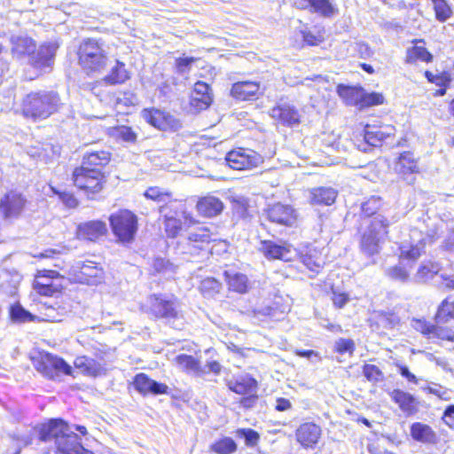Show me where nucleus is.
Instances as JSON below:
<instances>
[{"label":"nucleus","mask_w":454,"mask_h":454,"mask_svg":"<svg viewBox=\"0 0 454 454\" xmlns=\"http://www.w3.org/2000/svg\"><path fill=\"white\" fill-rule=\"evenodd\" d=\"M442 323L432 324L425 318L413 319L414 329L429 340L454 342V330L451 327L442 325Z\"/></svg>","instance_id":"nucleus-15"},{"label":"nucleus","mask_w":454,"mask_h":454,"mask_svg":"<svg viewBox=\"0 0 454 454\" xmlns=\"http://www.w3.org/2000/svg\"><path fill=\"white\" fill-rule=\"evenodd\" d=\"M33 288L35 292L42 296L51 297L56 294H59L62 291L60 285H55L52 283L45 284L40 281V279H34Z\"/></svg>","instance_id":"nucleus-55"},{"label":"nucleus","mask_w":454,"mask_h":454,"mask_svg":"<svg viewBox=\"0 0 454 454\" xmlns=\"http://www.w3.org/2000/svg\"><path fill=\"white\" fill-rule=\"evenodd\" d=\"M34 369L43 378L56 380L62 375L73 376V367L61 356L44 349H35L28 356Z\"/></svg>","instance_id":"nucleus-6"},{"label":"nucleus","mask_w":454,"mask_h":454,"mask_svg":"<svg viewBox=\"0 0 454 454\" xmlns=\"http://www.w3.org/2000/svg\"><path fill=\"white\" fill-rule=\"evenodd\" d=\"M144 197L146 200L161 204L159 207V212L160 214H163L168 208L170 209L174 204L178 202V200L173 197L172 192L160 186L148 187L144 192Z\"/></svg>","instance_id":"nucleus-33"},{"label":"nucleus","mask_w":454,"mask_h":454,"mask_svg":"<svg viewBox=\"0 0 454 454\" xmlns=\"http://www.w3.org/2000/svg\"><path fill=\"white\" fill-rule=\"evenodd\" d=\"M360 225V250L369 256L378 254L381 245L388 239L391 222L385 215H378L370 221L361 223Z\"/></svg>","instance_id":"nucleus-5"},{"label":"nucleus","mask_w":454,"mask_h":454,"mask_svg":"<svg viewBox=\"0 0 454 454\" xmlns=\"http://www.w3.org/2000/svg\"><path fill=\"white\" fill-rule=\"evenodd\" d=\"M50 189L52 194L56 195L67 207L75 208L78 207L79 200L73 192L62 191L51 185H50Z\"/></svg>","instance_id":"nucleus-54"},{"label":"nucleus","mask_w":454,"mask_h":454,"mask_svg":"<svg viewBox=\"0 0 454 454\" xmlns=\"http://www.w3.org/2000/svg\"><path fill=\"white\" fill-rule=\"evenodd\" d=\"M261 251L268 260H279L284 262H291L292 246L287 242L278 244L270 239L261 241Z\"/></svg>","instance_id":"nucleus-30"},{"label":"nucleus","mask_w":454,"mask_h":454,"mask_svg":"<svg viewBox=\"0 0 454 454\" xmlns=\"http://www.w3.org/2000/svg\"><path fill=\"white\" fill-rule=\"evenodd\" d=\"M134 388L142 395H164L168 391V387L162 382L151 379L146 373L139 372L133 377Z\"/></svg>","instance_id":"nucleus-27"},{"label":"nucleus","mask_w":454,"mask_h":454,"mask_svg":"<svg viewBox=\"0 0 454 454\" xmlns=\"http://www.w3.org/2000/svg\"><path fill=\"white\" fill-rule=\"evenodd\" d=\"M426 240L419 239L415 244H401L398 247V259L401 261L416 262L422 254H425Z\"/></svg>","instance_id":"nucleus-43"},{"label":"nucleus","mask_w":454,"mask_h":454,"mask_svg":"<svg viewBox=\"0 0 454 454\" xmlns=\"http://www.w3.org/2000/svg\"><path fill=\"white\" fill-rule=\"evenodd\" d=\"M69 430L68 425L60 419H51L38 429V439L42 442L54 441L55 444Z\"/></svg>","instance_id":"nucleus-28"},{"label":"nucleus","mask_w":454,"mask_h":454,"mask_svg":"<svg viewBox=\"0 0 454 454\" xmlns=\"http://www.w3.org/2000/svg\"><path fill=\"white\" fill-rule=\"evenodd\" d=\"M434 18L439 22H445L453 16V10L447 0H431Z\"/></svg>","instance_id":"nucleus-50"},{"label":"nucleus","mask_w":454,"mask_h":454,"mask_svg":"<svg viewBox=\"0 0 454 454\" xmlns=\"http://www.w3.org/2000/svg\"><path fill=\"white\" fill-rule=\"evenodd\" d=\"M337 198V192L331 187H315L309 191V204L317 206H331Z\"/></svg>","instance_id":"nucleus-40"},{"label":"nucleus","mask_w":454,"mask_h":454,"mask_svg":"<svg viewBox=\"0 0 454 454\" xmlns=\"http://www.w3.org/2000/svg\"><path fill=\"white\" fill-rule=\"evenodd\" d=\"M265 86L257 80H241L231 84L230 95L238 101H257L264 96Z\"/></svg>","instance_id":"nucleus-14"},{"label":"nucleus","mask_w":454,"mask_h":454,"mask_svg":"<svg viewBox=\"0 0 454 454\" xmlns=\"http://www.w3.org/2000/svg\"><path fill=\"white\" fill-rule=\"evenodd\" d=\"M198 59V58L192 56H181L176 58L174 62V68L176 73L182 74L190 72L192 65Z\"/></svg>","instance_id":"nucleus-59"},{"label":"nucleus","mask_w":454,"mask_h":454,"mask_svg":"<svg viewBox=\"0 0 454 454\" xmlns=\"http://www.w3.org/2000/svg\"><path fill=\"white\" fill-rule=\"evenodd\" d=\"M322 437L321 427L313 421H305L295 430V439L305 449H314Z\"/></svg>","instance_id":"nucleus-23"},{"label":"nucleus","mask_w":454,"mask_h":454,"mask_svg":"<svg viewBox=\"0 0 454 454\" xmlns=\"http://www.w3.org/2000/svg\"><path fill=\"white\" fill-rule=\"evenodd\" d=\"M74 366L83 376L97 378L106 374V369L100 362L88 356H78L74 360Z\"/></svg>","instance_id":"nucleus-35"},{"label":"nucleus","mask_w":454,"mask_h":454,"mask_svg":"<svg viewBox=\"0 0 454 454\" xmlns=\"http://www.w3.org/2000/svg\"><path fill=\"white\" fill-rule=\"evenodd\" d=\"M195 208L200 216L213 218L222 214L224 204L219 198L207 194L198 198Z\"/></svg>","instance_id":"nucleus-32"},{"label":"nucleus","mask_w":454,"mask_h":454,"mask_svg":"<svg viewBox=\"0 0 454 454\" xmlns=\"http://www.w3.org/2000/svg\"><path fill=\"white\" fill-rule=\"evenodd\" d=\"M61 106L60 97L56 91H30L21 98L20 113L26 120L38 122L58 113Z\"/></svg>","instance_id":"nucleus-3"},{"label":"nucleus","mask_w":454,"mask_h":454,"mask_svg":"<svg viewBox=\"0 0 454 454\" xmlns=\"http://www.w3.org/2000/svg\"><path fill=\"white\" fill-rule=\"evenodd\" d=\"M442 266L440 262L432 260L422 262L415 274L416 280L419 283H427L434 279L441 271Z\"/></svg>","instance_id":"nucleus-44"},{"label":"nucleus","mask_w":454,"mask_h":454,"mask_svg":"<svg viewBox=\"0 0 454 454\" xmlns=\"http://www.w3.org/2000/svg\"><path fill=\"white\" fill-rule=\"evenodd\" d=\"M389 395L391 400L405 416H413L419 411V401L413 395L404 390L395 388L389 393Z\"/></svg>","instance_id":"nucleus-29"},{"label":"nucleus","mask_w":454,"mask_h":454,"mask_svg":"<svg viewBox=\"0 0 454 454\" xmlns=\"http://www.w3.org/2000/svg\"><path fill=\"white\" fill-rule=\"evenodd\" d=\"M73 276L81 284L98 285L104 280L105 271L100 263L88 260L74 270Z\"/></svg>","instance_id":"nucleus-20"},{"label":"nucleus","mask_w":454,"mask_h":454,"mask_svg":"<svg viewBox=\"0 0 454 454\" xmlns=\"http://www.w3.org/2000/svg\"><path fill=\"white\" fill-rule=\"evenodd\" d=\"M59 44L53 42L43 43L29 57V64L35 69L51 67Z\"/></svg>","instance_id":"nucleus-26"},{"label":"nucleus","mask_w":454,"mask_h":454,"mask_svg":"<svg viewBox=\"0 0 454 454\" xmlns=\"http://www.w3.org/2000/svg\"><path fill=\"white\" fill-rule=\"evenodd\" d=\"M173 361L175 364L185 373L192 372L198 376H203L206 373L200 360L192 355L179 354Z\"/></svg>","instance_id":"nucleus-41"},{"label":"nucleus","mask_w":454,"mask_h":454,"mask_svg":"<svg viewBox=\"0 0 454 454\" xmlns=\"http://www.w3.org/2000/svg\"><path fill=\"white\" fill-rule=\"evenodd\" d=\"M424 76L427 82L434 84L438 87L433 93L434 98L442 97L447 93V90L450 88L452 82L451 73L448 70H443L439 74H434L430 70L424 72Z\"/></svg>","instance_id":"nucleus-37"},{"label":"nucleus","mask_w":454,"mask_h":454,"mask_svg":"<svg viewBox=\"0 0 454 454\" xmlns=\"http://www.w3.org/2000/svg\"><path fill=\"white\" fill-rule=\"evenodd\" d=\"M410 434L414 441L425 444H435L438 440L435 431L429 425L422 422L412 423Z\"/></svg>","instance_id":"nucleus-38"},{"label":"nucleus","mask_w":454,"mask_h":454,"mask_svg":"<svg viewBox=\"0 0 454 454\" xmlns=\"http://www.w3.org/2000/svg\"><path fill=\"white\" fill-rule=\"evenodd\" d=\"M222 288V283L213 277H206L202 278L198 286L201 295L207 299L215 297L220 294Z\"/></svg>","instance_id":"nucleus-46"},{"label":"nucleus","mask_w":454,"mask_h":454,"mask_svg":"<svg viewBox=\"0 0 454 454\" xmlns=\"http://www.w3.org/2000/svg\"><path fill=\"white\" fill-rule=\"evenodd\" d=\"M394 171L398 180L414 184L416 176L421 173L419 158L411 151L402 152L394 161Z\"/></svg>","instance_id":"nucleus-11"},{"label":"nucleus","mask_w":454,"mask_h":454,"mask_svg":"<svg viewBox=\"0 0 454 454\" xmlns=\"http://www.w3.org/2000/svg\"><path fill=\"white\" fill-rule=\"evenodd\" d=\"M434 318L437 323H447L454 319V299H443L437 307Z\"/></svg>","instance_id":"nucleus-49"},{"label":"nucleus","mask_w":454,"mask_h":454,"mask_svg":"<svg viewBox=\"0 0 454 454\" xmlns=\"http://www.w3.org/2000/svg\"><path fill=\"white\" fill-rule=\"evenodd\" d=\"M9 317L15 323L30 322L35 319V316L26 310L20 303L11 305Z\"/></svg>","instance_id":"nucleus-51"},{"label":"nucleus","mask_w":454,"mask_h":454,"mask_svg":"<svg viewBox=\"0 0 454 454\" xmlns=\"http://www.w3.org/2000/svg\"><path fill=\"white\" fill-rule=\"evenodd\" d=\"M87 450L82 446L79 435L70 429L55 444L56 454H85Z\"/></svg>","instance_id":"nucleus-34"},{"label":"nucleus","mask_w":454,"mask_h":454,"mask_svg":"<svg viewBox=\"0 0 454 454\" xmlns=\"http://www.w3.org/2000/svg\"><path fill=\"white\" fill-rule=\"evenodd\" d=\"M395 133V127L390 123H370L364 126V139L369 145L378 147L387 141H392Z\"/></svg>","instance_id":"nucleus-18"},{"label":"nucleus","mask_w":454,"mask_h":454,"mask_svg":"<svg viewBox=\"0 0 454 454\" xmlns=\"http://www.w3.org/2000/svg\"><path fill=\"white\" fill-rule=\"evenodd\" d=\"M27 199L16 190L7 191L0 198V214L4 219H16L26 208Z\"/></svg>","instance_id":"nucleus-17"},{"label":"nucleus","mask_w":454,"mask_h":454,"mask_svg":"<svg viewBox=\"0 0 454 454\" xmlns=\"http://www.w3.org/2000/svg\"><path fill=\"white\" fill-rule=\"evenodd\" d=\"M111 159L112 154L108 151L87 152L82 156V163L73 168L72 183L87 199L96 200L105 190L107 174L104 168Z\"/></svg>","instance_id":"nucleus-1"},{"label":"nucleus","mask_w":454,"mask_h":454,"mask_svg":"<svg viewBox=\"0 0 454 454\" xmlns=\"http://www.w3.org/2000/svg\"><path fill=\"white\" fill-rule=\"evenodd\" d=\"M10 43L12 53L17 57L30 56L36 49V42L27 35H12Z\"/></svg>","instance_id":"nucleus-39"},{"label":"nucleus","mask_w":454,"mask_h":454,"mask_svg":"<svg viewBox=\"0 0 454 454\" xmlns=\"http://www.w3.org/2000/svg\"><path fill=\"white\" fill-rule=\"evenodd\" d=\"M362 372L366 380L372 384L380 383L385 379L384 372L379 366L372 364H364Z\"/></svg>","instance_id":"nucleus-52"},{"label":"nucleus","mask_w":454,"mask_h":454,"mask_svg":"<svg viewBox=\"0 0 454 454\" xmlns=\"http://www.w3.org/2000/svg\"><path fill=\"white\" fill-rule=\"evenodd\" d=\"M333 351L338 355L348 353L349 356H353L356 351V343L352 339L340 338L334 344Z\"/></svg>","instance_id":"nucleus-57"},{"label":"nucleus","mask_w":454,"mask_h":454,"mask_svg":"<svg viewBox=\"0 0 454 454\" xmlns=\"http://www.w3.org/2000/svg\"><path fill=\"white\" fill-rule=\"evenodd\" d=\"M43 278H50V279H56V278H62V276L60 275V273L59 272L58 270H47V269L37 270L35 273V278L41 279Z\"/></svg>","instance_id":"nucleus-63"},{"label":"nucleus","mask_w":454,"mask_h":454,"mask_svg":"<svg viewBox=\"0 0 454 454\" xmlns=\"http://www.w3.org/2000/svg\"><path fill=\"white\" fill-rule=\"evenodd\" d=\"M213 103V92L210 85L203 81L193 84L189 98L190 107L194 112L207 109Z\"/></svg>","instance_id":"nucleus-21"},{"label":"nucleus","mask_w":454,"mask_h":454,"mask_svg":"<svg viewBox=\"0 0 454 454\" xmlns=\"http://www.w3.org/2000/svg\"><path fill=\"white\" fill-rule=\"evenodd\" d=\"M225 161L232 169L251 170L261 166L263 158L252 149L238 147L227 153Z\"/></svg>","instance_id":"nucleus-12"},{"label":"nucleus","mask_w":454,"mask_h":454,"mask_svg":"<svg viewBox=\"0 0 454 454\" xmlns=\"http://www.w3.org/2000/svg\"><path fill=\"white\" fill-rule=\"evenodd\" d=\"M174 213L175 215H173L165 214V212L162 214L164 231L168 239H176L183 230L182 220L177 217L176 211Z\"/></svg>","instance_id":"nucleus-48"},{"label":"nucleus","mask_w":454,"mask_h":454,"mask_svg":"<svg viewBox=\"0 0 454 454\" xmlns=\"http://www.w3.org/2000/svg\"><path fill=\"white\" fill-rule=\"evenodd\" d=\"M235 434L237 436L244 438L245 443L248 447L256 446L260 441L259 433L253 428H238Z\"/></svg>","instance_id":"nucleus-56"},{"label":"nucleus","mask_w":454,"mask_h":454,"mask_svg":"<svg viewBox=\"0 0 454 454\" xmlns=\"http://www.w3.org/2000/svg\"><path fill=\"white\" fill-rule=\"evenodd\" d=\"M60 251L53 248L45 249L43 252L36 253L32 254V257L36 259L37 261H43L44 259H54L56 262H54V267L58 269H61L63 267V261L59 260Z\"/></svg>","instance_id":"nucleus-60"},{"label":"nucleus","mask_w":454,"mask_h":454,"mask_svg":"<svg viewBox=\"0 0 454 454\" xmlns=\"http://www.w3.org/2000/svg\"><path fill=\"white\" fill-rule=\"evenodd\" d=\"M336 93L346 106H355L360 110L381 106L386 102L383 93L367 92L361 85L339 83L336 86Z\"/></svg>","instance_id":"nucleus-7"},{"label":"nucleus","mask_w":454,"mask_h":454,"mask_svg":"<svg viewBox=\"0 0 454 454\" xmlns=\"http://www.w3.org/2000/svg\"><path fill=\"white\" fill-rule=\"evenodd\" d=\"M109 224L116 241L128 245L135 240L138 230V218L129 209H119L110 215Z\"/></svg>","instance_id":"nucleus-8"},{"label":"nucleus","mask_w":454,"mask_h":454,"mask_svg":"<svg viewBox=\"0 0 454 454\" xmlns=\"http://www.w3.org/2000/svg\"><path fill=\"white\" fill-rule=\"evenodd\" d=\"M387 275L393 280L405 282L410 278V272L406 267L402 265H395L389 267Z\"/></svg>","instance_id":"nucleus-61"},{"label":"nucleus","mask_w":454,"mask_h":454,"mask_svg":"<svg viewBox=\"0 0 454 454\" xmlns=\"http://www.w3.org/2000/svg\"><path fill=\"white\" fill-rule=\"evenodd\" d=\"M145 121L162 131H176L180 127V121L168 112L155 107L144 108L141 112Z\"/></svg>","instance_id":"nucleus-16"},{"label":"nucleus","mask_w":454,"mask_h":454,"mask_svg":"<svg viewBox=\"0 0 454 454\" xmlns=\"http://www.w3.org/2000/svg\"><path fill=\"white\" fill-rule=\"evenodd\" d=\"M105 40L99 37H85L76 46L77 64L89 77L102 74L107 67L109 57Z\"/></svg>","instance_id":"nucleus-2"},{"label":"nucleus","mask_w":454,"mask_h":454,"mask_svg":"<svg viewBox=\"0 0 454 454\" xmlns=\"http://www.w3.org/2000/svg\"><path fill=\"white\" fill-rule=\"evenodd\" d=\"M382 200L379 197L372 196L361 206L360 223L376 218L381 215L380 212L382 209Z\"/></svg>","instance_id":"nucleus-45"},{"label":"nucleus","mask_w":454,"mask_h":454,"mask_svg":"<svg viewBox=\"0 0 454 454\" xmlns=\"http://www.w3.org/2000/svg\"><path fill=\"white\" fill-rule=\"evenodd\" d=\"M146 313L153 320H176L181 317L180 304L176 298H168L161 294H153L148 296Z\"/></svg>","instance_id":"nucleus-10"},{"label":"nucleus","mask_w":454,"mask_h":454,"mask_svg":"<svg viewBox=\"0 0 454 454\" xmlns=\"http://www.w3.org/2000/svg\"><path fill=\"white\" fill-rule=\"evenodd\" d=\"M227 388L239 395V406L245 409H253L259 401V382L250 374L239 375L226 381Z\"/></svg>","instance_id":"nucleus-9"},{"label":"nucleus","mask_w":454,"mask_h":454,"mask_svg":"<svg viewBox=\"0 0 454 454\" xmlns=\"http://www.w3.org/2000/svg\"><path fill=\"white\" fill-rule=\"evenodd\" d=\"M442 419L450 428H454V404L449 405L443 411Z\"/></svg>","instance_id":"nucleus-64"},{"label":"nucleus","mask_w":454,"mask_h":454,"mask_svg":"<svg viewBox=\"0 0 454 454\" xmlns=\"http://www.w3.org/2000/svg\"><path fill=\"white\" fill-rule=\"evenodd\" d=\"M223 277L231 291L239 294H246L248 292L250 284L246 274L225 270Z\"/></svg>","instance_id":"nucleus-42"},{"label":"nucleus","mask_w":454,"mask_h":454,"mask_svg":"<svg viewBox=\"0 0 454 454\" xmlns=\"http://www.w3.org/2000/svg\"><path fill=\"white\" fill-rule=\"evenodd\" d=\"M295 5L300 10L309 9L311 12L325 19L339 14L338 5L333 0H296Z\"/></svg>","instance_id":"nucleus-24"},{"label":"nucleus","mask_w":454,"mask_h":454,"mask_svg":"<svg viewBox=\"0 0 454 454\" xmlns=\"http://www.w3.org/2000/svg\"><path fill=\"white\" fill-rule=\"evenodd\" d=\"M230 243L220 238L209 227L198 228L186 239V254L192 257L207 258L228 253Z\"/></svg>","instance_id":"nucleus-4"},{"label":"nucleus","mask_w":454,"mask_h":454,"mask_svg":"<svg viewBox=\"0 0 454 454\" xmlns=\"http://www.w3.org/2000/svg\"><path fill=\"white\" fill-rule=\"evenodd\" d=\"M267 219L276 224L285 227H293L298 215L296 211L289 205L275 203L265 210Z\"/></svg>","instance_id":"nucleus-22"},{"label":"nucleus","mask_w":454,"mask_h":454,"mask_svg":"<svg viewBox=\"0 0 454 454\" xmlns=\"http://www.w3.org/2000/svg\"><path fill=\"white\" fill-rule=\"evenodd\" d=\"M271 118L285 127H296L302 122V114L293 103L280 98L271 108Z\"/></svg>","instance_id":"nucleus-13"},{"label":"nucleus","mask_w":454,"mask_h":454,"mask_svg":"<svg viewBox=\"0 0 454 454\" xmlns=\"http://www.w3.org/2000/svg\"><path fill=\"white\" fill-rule=\"evenodd\" d=\"M349 300L348 293L333 291L332 301L336 309H342Z\"/></svg>","instance_id":"nucleus-62"},{"label":"nucleus","mask_w":454,"mask_h":454,"mask_svg":"<svg viewBox=\"0 0 454 454\" xmlns=\"http://www.w3.org/2000/svg\"><path fill=\"white\" fill-rule=\"evenodd\" d=\"M108 233L103 220L96 219L80 223L75 227L74 238L80 241L97 242Z\"/></svg>","instance_id":"nucleus-19"},{"label":"nucleus","mask_w":454,"mask_h":454,"mask_svg":"<svg viewBox=\"0 0 454 454\" xmlns=\"http://www.w3.org/2000/svg\"><path fill=\"white\" fill-rule=\"evenodd\" d=\"M114 135L118 139L128 143H135L137 138V133L129 126H116L114 128Z\"/></svg>","instance_id":"nucleus-58"},{"label":"nucleus","mask_w":454,"mask_h":454,"mask_svg":"<svg viewBox=\"0 0 454 454\" xmlns=\"http://www.w3.org/2000/svg\"><path fill=\"white\" fill-rule=\"evenodd\" d=\"M325 29L323 27H317L316 32L310 29L301 31V39L307 45L317 46L325 41Z\"/></svg>","instance_id":"nucleus-53"},{"label":"nucleus","mask_w":454,"mask_h":454,"mask_svg":"<svg viewBox=\"0 0 454 454\" xmlns=\"http://www.w3.org/2000/svg\"><path fill=\"white\" fill-rule=\"evenodd\" d=\"M297 256L300 262L313 273H319L324 267L321 250L311 244H306L298 249Z\"/></svg>","instance_id":"nucleus-25"},{"label":"nucleus","mask_w":454,"mask_h":454,"mask_svg":"<svg viewBox=\"0 0 454 454\" xmlns=\"http://www.w3.org/2000/svg\"><path fill=\"white\" fill-rule=\"evenodd\" d=\"M131 78V72L125 62L116 59L109 72L103 77V82L110 86L124 84Z\"/></svg>","instance_id":"nucleus-36"},{"label":"nucleus","mask_w":454,"mask_h":454,"mask_svg":"<svg viewBox=\"0 0 454 454\" xmlns=\"http://www.w3.org/2000/svg\"><path fill=\"white\" fill-rule=\"evenodd\" d=\"M237 450V442L229 436L218 438L209 445V451L215 454H233Z\"/></svg>","instance_id":"nucleus-47"},{"label":"nucleus","mask_w":454,"mask_h":454,"mask_svg":"<svg viewBox=\"0 0 454 454\" xmlns=\"http://www.w3.org/2000/svg\"><path fill=\"white\" fill-rule=\"evenodd\" d=\"M411 46L408 47L405 51L404 63L408 65L416 64L417 62L431 63L434 59V55L426 47V41L424 39L411 40Z\"/></svg>","instance_id":"nucleus-31"}]
</instances>
